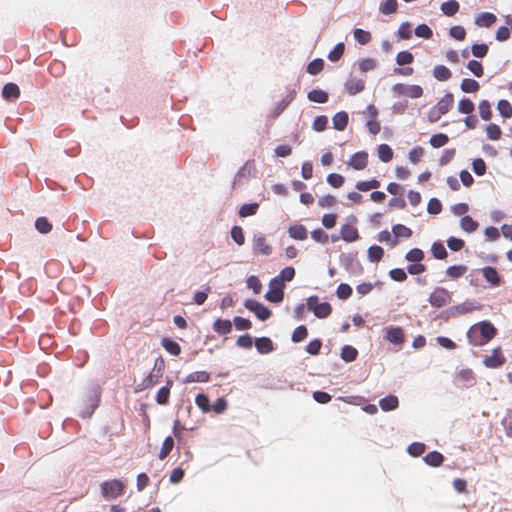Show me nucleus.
<instances>
[{"label": "nucleus", "mask_w": 512, "mask_h": 512, "mask_svg": "<svg viewBox=\"0 0 512 512\" xmlns=\"http://www.w3.org/2000/svg\"><path fill=\"white\" fill-rule=\"evenodd\" d=\"M344 86L349 95H356L364 91L365 81L362 79H349L345 82Z\"/></svg>", "instance_id": "7c9ffc66"}, {"label": "nucleus", "mask_w": 512, "mask_h": 512, "mask_svg": "<svg viewBox=\"0 0 512 512\" xmlns=\"http://www.w3.org/2000/svg\"><path fill=\"white\" fill-rule=\"evenodd\" d=\"M380 185H381V182L378 179L372 178L370 180H361V181L356 182L355 188L358 191L367 192L369 190L379 188Z\"/></svg>", "instance_id": "79ce46f5"}, {"label": "nucleus", "mask_w": 512, "mask_h": 512, "mask_svg": "<svg viewBox=\"0 0 512 512\" xmlns=\"http://www.w3.org/2000/svg\"><path fill=\"white\" fill-rule=\"evenodd\" d=\"M430 251H431L432 257L437 260H443L448 257V252H447L443 242L440 240L432 243Z\"/></svg>", "instance_id": "4c0bfd02"}, {"label": "nucleus", "mask_w": 512, "mask_h": 512, "mask_svg": "<svg viewBox=\"0 0 512 512\" xmlns=\"http://www.w3.org/2000/svg\"><path fill=\"white\" fill-rule=\"evenodd\" d=\"M392 92L394 95H404L411 99H417L423 96L424 90L417 84L406 85L403 83H396L392 86Z\"/></svg>", "instance_id": "1a4fd4ad"}, {"label": "nucleus", "mask_w": 512, "mask_h": 512, "mask_svg": "<svg viewBox=\"0 0 512 512\" xmlns=\"http://www.w3.org/2000/svg\"><path fill=\"white\" fill-rule=\"evenodd\" d=\"M478 109H479V116L482 120L484 121H489L491 120L492 116H493V112H492V109H491V104L488 100H481L478 104Z\"/></svg>", "instance_id": "8fccbe9b"}, {"label": "nucleus", "mask_w": 512, "mask_h": 512, "mask_svg": "<svg viewBox=\"0 0 512 512\" xmlns=\"http://www.w3.org/2000/svg\"><path fill=\"white\" fill-rule=\"evenodd\" d=\"M460 9V4L457 0H447L440 5L441 12L448 17L454 16Z\"/></svg>", "instance_id": "72a5a7b5"}, {"label": "nucleus", "mask_w": 512, "mask_h": 512, "mask_svg": "<svg viewBox=\"0 0 512 512\" xmlns=\"http://www.w3.org/2000/svg\"><path fill=\"white\" fill-rule=\"evenodd\" d=\"M479 308L480 304L474 301L467 300L463 303L451 306L448 309L441 311L436 318L443 321H448L449 319L455 318L458 315L466 314Z\"/></svg>", "instance_id": "7ed1b4c3"}, {"label": "nucleus", "mask_w": 512, "mask_h": 512, "mask_svg": "<svg viewBox=\"0 0 512 512\" xmlns=\"http://www.w3.org/2000/svg\"><path fill=\"white\" fill-rule=\"evenodd\" d=\"M397 0H384L381 2L379 10L384 15H391L397 11Z\"/></svg>", "instance_id": "e2e57ef3"}, {"label": "nucleus", "mask_w": 512, "mask_h": 512, "mask_svg": "<svg viewBox=\"0 0 512 512\" xmlns=\"http://www.w3.org/2000/svg\"><path fill=\"white\" fill-rule=\"evenodd\" d=\"M467 271V266L463 264L451 265L446 269V276L452 280L462 277Z\"/></svg>", "instance_id": "49530a36"}, {"label": "nucleus", "mask_w": 512, "mask_h": 512, "mask_svg": "<svg viewBox=\"0 0 512 512\" xmlns=\"http://www.w3.org/2000/svg\"><path fill=\"white\" fill-rule=\"evenodd\" d=\"M161 346L172 356H179L181 353V346L171 337H163L161 339Z\"/></svg>", "instance_id": "cd10ccee"}, {"label": "nucleus", "mask_w": 512, "mask_h": 512, "mask_svg": "<svg viewBox=\"0 0 512 512\" xmlns=\"http://www.w3.org/2000/svg\"><path fill=\"white\" fill-rule=\"evenodd\" d=\"M460 89L464 93H475L480 89V84L472 78H464L461 81Z\"/></svg>", "instance_id": "a18cd8bd"}, {"label": "nucleus", "mask_w": 512, "mask_h": 512, "mask_svg": "<svg viewBox=\"0 0 512 512\" xmlns=\"http://www.w3.org/2000/svg\"><path fill=\"white\" fill-rule=\"evenodd\" d=\"M174 445H175L174 437L171 435L166 436L162 443L160 452L158 454V458L160 460H164L170 454V452L173 450Z\"/></svg>", "instance_id": "a19ab883"}, {"label": "nucleus", "mask_w": 512, "mask_h": 512, "mask_svg": "<svg viewBox=\"0 0 512 512\" xmlns=\"http://www.w3.org/2000/svg\"><path fill=\"white\" fill-rule=\"evenodd\" d=\"M340 263L343 268L351 275L360 276L363 274V266L357 260V252L341 253Z\"/></svg>", "instance_id": "0eeeda50"}, {"label": "nucleus", "mask_w": 512, "mask_h": 512, "mask_svg": "<svg viewBox=\"0 0 512 512\" xmlns=\"http://www.w3.org/2000/svg\"><path fill=\"white\" fill-rule=\"evenodd\" d=\"M52 223L49 221L47 217L40 216L35 220V229L40 234H48L52 230Z\"/></svg>", "instance_id": "de8ad7c7"}, {"label": "nucleus", "mask_w": 512, "mask_h": 512, "mask_svg": "<svg viewBox=\"0 0 512 512\" xmlns=\"http://www.w3.org/2000/svg\"><path fill=\"white\" fill-rule=\"evenodd\" d=\"M497 21V17L492 12H481L474 18V24L478 27L488 28L491 27Z\"/></svg>", "instance_id": "a211bd4d"}, {"label": "nucleus", "mask_w": 512, "mask_h": 512, "mask_svg": "<svg viewBox=\"0 0 512 512\" xmlns=\"http://www.w3.org/2000/svg\"><path fill=\"white\" fill-rule=\"evenodd\" d=\"M496 333L497 329L495 328V326L490 321L483 320L472 325L468 329L466 337L470 345L483 346L491 339H493Z\"/></svg>", "instance_id": "f03ea898"}, {"label": "nucleus", "mask_w": 512, "mask_h": 512, "mask_svg": "<svg viewBox=\"0 0 512 512\" xmlns=\"http://www.w3.org/2000/svg\"><path fill=\"white\" fill-rule=\"evenodd\" d=\"M162 376L163 375H158V372L152 369V371L142 380V382L135 387V392H141L152 388L158 383Z\"/></svg>", "instance_id": "f3484780"}, {"label": "nucleus", "mask_w": 512, "mask_h": 512, "mask_svg": "<svg viewBox=\"0 0 512 512\" xmlns=\"http://www.w3.org/2000/svg\"><path fill=\"white\" fill-rule=\"evenodd\" d=\"M101 494L105 499H114L124 493L125 486L119 479L106 480L101 483Z\"/></svg>", "instance_id": "6e6552de"}, {"label": "nucleus", "mask_w": 512, "mask_h": 512, "mask_svg": "<svg viewBox=\"0 0 512 512\" xmlns=\"http://www.w3.org/2000/svg\"><path fill=\"white\" fill-rule=\"evenodd\" d=\"M254 344L259 354H269L275 350L273 341L267 336L256 337Z\"/></svg>", "instance_id": "dca6fc26"}, {"label": "nucleus", "mask_w": 512, "mask_h": 512, "mask_svg": "<svg viewBox=\"0 0 512 512\" xmlns=\"http://www.w3.org/2000/svg\"><path fill=\"white\" fill-rule=\"evenodd\" d=\"M279 277H273L269 281V289L264 294V298L266 301L272 304H280L284 300L285 296V284L282 279H278Z\"/></svg>", "instance_id": "39448f33"}, {"label": "nucleus", "mask_w": 512, "mask_h": 512, "mask_svg": "<svg viewBox=\"0 0 512 512\" xmlns=\"http://www.w3.org/2000/svg\"><path fill=\"white\" fill-rule=\"evenodd\" d=\"M232 325H234V327L238 331H247L252 328L251 320L241 316H234L232 320Z\"/></svg>", "instance_id": "bf43d9fd"}, {"label": "nucleus", "mask_w": 512, "mask_h": 512, "mask_svg": "<svg viewBox=\"0 0 512 512\" xmlns=\"http://www.w3.org/2000/svg\"><path fill=\"white\" fill-rule=\"evenodd\" d=\"M392 233L394 237L391 240V247L398 243V238H410L413 234V231L403 224H395L392 226Z\"/></svg>", "instance_id": "6ab92c4d"}, {"label": "nucleus", "mask_w": 512, "mask_h": 512, "mask_svg": "<svg viewBox=\"0 0 512 512\" xmlns=\"http://www.w3.org/2000/svg\"><path fill=\"white\" fill-rule=\"evenodd\" d=\"M380 408L385 411H393L399 406V399L394 394H388L379 400Z\"/></svg>", "instance_id": "a878e982"}, {"label": "nucleus", "mask_w": 512, "mask_h": 512, "mask_svg": "<svg viewBox=\"0 0 512 512\" xmlns=\"http://www.w3.org/2000/svg\"><path fill=\"white\" fill-rule=\"evenodd\" d=\"M433 77L440 81V82H445V81H448L451 77H452V72L451 70L446 67L445 65H436L434 68H433Z\"/></svg>", "instance_id": "f704fd0d"}, {"label": "nucleus", "mask_w": 512, "mask_h": 512, "mask_svg": "<svg viewBox=\"0 0 512 512\" xmlns=\"http://www.w3.org/2000/svg\"><path fill=\"white\" fill-rule=\"evenodd\" d=\"M101 395L102 389L100 385L94 381L90 382L81 399L79 416L82 419H89L92 417L95 410L100 405Z\"/></svg>", "instance_id": "f257e3e1"}, {"label": "nucleus", "mask_w": 512, "mask_h": 512, "mask_svg": "<svg viewBox=\"0 0 512 512\" xmlns=\"http://www.w3.org/2000/svg\"><path fill=\"white\" fill-rule=\"evenodd\" d=\"M212 328L219 335H227L232 332L233 325L229 319L219 317L214 321Z\"/></svg>", "instance_id": "5701e85b"}, {"label": "nucleus", "mask_w": 512, "mask_h": 512, "mask_svg": "<svg viewBox=\"0 0 512 512\" xmlns=\"http://www.w3.org/2000/svg\"><path fill=\"white\" fill-rule=\"evenodd\" d=\"M483 278L493 288L499 287L504 283V277L494 266H484L480 269Z\"/></svg>", "instance_id": "f8f14e48"}, {"label": "nucleus", "mask_w": 512, "mask_h": 512, "mask_svg": "<svg viewBox=\"0 0 512 512\" xmlns=\"http://www.w3.org/2000/svg\"><path fill=\"white\" fill-rule=\"evenodd\" d=\"M287 232L292 239L299 241L305 240L308 237V230L303 224L291 225Z\"/></svg>", "instance_id": "c85d7f7f"}, {"label": "nucleus", "mask_w": 512, "mask_h": 512, "mask_svg": "<svg viewBox=\"0 0 512 512\" xmlns=\"http://www.w3.org/2000/svg\"><path fill=\"white\" fill-rule=\"evenodd\" d=\"M308 336V329L304 324L297 326L291 335V341L294 343H299L303 341Z\"/></svg>", "instance_id": "69168bd1"}, {"label": "nucleus", "mask_w": 512, "mask_h": 512, "mask_svg": "<svg viewBox=\"0 0 512 512\" xmlns=\"http://www.w3.org/2000/svg\"><path fill=\"white\" fill-rule=\"evenodd\" d=\"M396 34L399 40L410 39L412 37L411 23L408 21L401 23Z\"/></svg>", "instance_id": "774afa93"}, {"label": "nucleus", "mask_w": 512, "mask_h": 512, "mask_svg": "<svg viewBox=\"0 0 512 512\" xmlns=\"http://www.w3.org/2000/svg\"><path fill=\"white\" fill-rule=\"evenodd\" d=\"M307 99L317 104H325L329 100V93L320 88H314L307 93Z\"/></svg>", "instance_id": "b1692460"}, {"label": "nucleus", "mask_w": 512, "mask_h": 512, "mask_svg": "<svg viewBox=\"0 0 512 512\" xmlns=\"http://www.w3.org/2000/svg\"><path fill=\"white\" fill-rule=\"evenodd\" d=\"M210 380V374L206 371H196L188 374L183 380L184 383H203Z\"/></svg>", "instance_id": "37998d69"}, {"label": "nucleus", "mask_w": 512, "mask_h": 512, "mask_svg": "<svg viewBox=\"0 0 512 512\" xmlns=\"http://www.w3.org/2000/svg\"><path fill=\"white\" fill-rule=\"evenodd\" d=\"M444 460V455L437 450L430 451L423 457L425 464L430 467H439L442 465Z\"/></svg>", "instance_id": "bb28decb"}, {"label": "nucleus", "mask_w": 512, "mask_h": 512, "mask_svg": "<svg viewBox=\"0 0 512 512\" xmlns=\"http://www.w3.org/2000/svg\"><path fill=\"white\" fill-rule=\"evenodd\" d=\"M474 109L475 105L470 98L463 97L459 100L457 105V110L459 113L469 115L472 114Z\"/></svg>", "instance_id": "603ef678"}, {"label": "nucleus", "mask_w": 512, "mask_h": 512, "mask_svg": "<svg viewBox=\"0 0 512 512\" xmlns=\"http://www.w3.org/2000/svg\"><path fill=\"white\" fill-rule=\"evenodd\" d=\"M306 308L318 319H325L332 313V306L329 302L319 301L317 295H311L306 299Z\"/></svg>", "instance_id": "20e7f679"}, {"label": "nucleus", "mask_w": 512, "mask_h": 512, "mask_svg": "<svg viewBox=\"0 0 512 512\" xmlns=\"http://www.w3.org/2000/svg\"><path fill=\"white\" fill-rule=\"evenodd\" d=\"M506 357L503 355L502 348L500 346L492 350L491 355H486L483 358V365L490 369H497L504 365Z\"/></svg>", "instance_id": "9b49d317"}, {"label": "nucleus", "mask_w": 512, "mask_h": 512, "mask_svg": "<svg viewBox=\"0 0 512 512\" xmlns=\"http://www.w3.org/2000/svg\"><path fill=\"white\" fill-rule=\"evenodd\" d=\"M259 209L258 202H249L242 204L238 209V215L241 218L254 216Z\"/></svg>", "instance_id": "e433bc0d"}, {"label": "nucleus", "mask_w": 512, "mask_h": 512, "mask_svg": "<svg viewBox=\"0 0 512 512\" xmlns=\"http://www.w3.org/2000/svg\"><path fill=\"white\" fill-rule=\"evenodd\" d=\"M243 306L245 309L253 313L259 321H267L272 316V311L269 309V307L256 299H245Z\"/></svg>", "instance_id": "423d86ee"}, {"label": "nucleus", "mask_w": 512, "mask_h": 512, "mask_svg": "<svg viewBox=\"0 0 512 512\" xmlns=\"http://www.w3.org/2000/svg\"><path fill=\"white\" fill-rule=\"evenodd\" d=\"M489 51V46L482 42V43H474L471 46V54L476 58H484Z\"/></svg>", "instance_id": "338daca9"}, {"label": "nucleus", "mask_w": 512, "mask_h": 512, "mask_svg": "<svg viewBox=\"0 0 512 512\" xmlns=\"http://www.w3.org/2000/svg\"><path fill=\"white\" fill-rule=\"evenodd\" d=\"M460 228L466 233H473L479 227V222L470 215H464L460 219Z\"/></svg>", "instance_id": "2f4dec72"}, {"label": "nucleus", "mask_w": 512, "mask_h": 512, "mask_svg": "<svg viewBox=\"0 0 512 512\" xmlns=\"http://www.w3.org/2000/svg\"><path fill=\"white\" fill-rule=\"evenodd\" d=\"M377 154H378V158L384 162V163H388L392 160L393 158V149L386 143H382L380 145H378L377 147Z\"/></svg>", "instance_id": "c03bdc74"}, {"label": "nucleus", "mask_w": 512, "mask_h": 512, "mask_svg": "<svg viewBox=\"0 0 512 512\" xmlns=\"http://www.w3.org/2000/svg\"><path fill=\"white\" fill-rule=\"evenodd\" d=\"M324 66H325V61L324 59L320 58V57H317V58H314L313 60H311L307 66H306V72L309 74V75H312V76H316L318 75L320 72H322V70L324 69Z\"/></svg>", "instance_id": "ea45409f"}, {"label": "nucleus", "mask_w": 512, "mask_h": 512, "mask_svg": "<svg viewBox=\"0 0 512 512\" xmlns=\"http://www.w3.org/2000/svg\"><path fill=\"white\" fill-rule=\"evenodd\" d=\"M384 253H385V251H384L383 247H381L377 244H373V245L369 246V248L367 250V259L371 263H378L383 258Z\"/></svg>", "instance_id": "473e14b6"}, {"label": "nucleus", "mask_w": 512, "mask_h": 512, "mask_svg": "<svg viewBox=\"0 0 512 512\" xmlns=\"http://www.w3.org/2000/svg\"><path fill=\"white\" fill-rule=\"evenodd\" d=\"M497 111L505 119L512 117V105L506 99H501L498 101Z\"/></svg>", "instance_id": "052dcab7"}, {"label": "nucleus", "mask_w": 512, "mask_h": 512, "mask_svg": "<svg viewBox=\"0 0 512 512\" xmlns=\"http://www.w3.org/2000/svg\"><path fill=\"white\" fill-rule=\"evenodd\" d=\"M414 34L419 38L428 40L432 38L433 31L426 23H421L415 27Z\"/></svg>", "instance_id": "680f3d73"}, {"label": "nucleus", "mask_w": 512, "mask_h": 512, "mask_svg": "<svg viewBox=\"0 0 512 512\" xmlns=\"http://www.w3.org/2000/svg\"><path fill=\"white\" fill-rule=\"evenodd\" d=\"M451 294L444 287H436L434 291L429 295L428 302L434 308H442L446 304L451 302Z\"/></svg>", "instance_id": "9d476101"}, {"label": "nucleus", "mask_w": 512, "mask_h": 512, "mask_svg": "<svg viewBox=\"0 0 512 512\" xmlns=\"http://www.w3.org/2000/svg\"><path fill=\"white\" fill-rule=\"evenodd\" d=\"M348 165L355 170H363L368 165V152L365 150L353 153L348 161Z\"/></svg>", "instance_id": "2eb2a0df"}, {"label": "nucleus", "mask_w": 512, "mask_h": 512, "mask_svg": "<svg viewBox=\"0 0 512 512\" xmlns=\"http://www.w3.org/2000/svg\"><path fill=\"white\" fill-rule=\"evenodd\" d=\"M345 43L340 41L338 42L327 54V58L329 61L335 63L338 62L345 53Z\"/></svg>", "instance_id": "58836bf2"}, {"label": "nucleus", "mask_w": 512, "mask_h": 512, "mask_svg": "<svg viewBox=\"0 0 512 512\" xmlns=\"http://www.w3.org/2000/svg\"><path fill=\"white\" fill-rule=\"evenodd\" d=\"M466 67L477 78L482 77L484 74V67L482 63L478 60H469Z\"/></svg>", "instance_id": "0e129e2a"}, {"label": "nucleus", "mask_w": 512, "mask_h": 512, "mask_svg": "<svg viewBox=\"0 0 512 512\" xmlns=\"http://www.w3.org/2000/svg\"><path fill=\"white\" fill-rule=\"evenodd\" d=\"M20 96V89L17 84L8 82L2 88V97L5 100L12 101Z\"/></svg>", "instance_id": "c756f323"}, {"label": "nucleus", "mask_w": 512, "mask_h": 512, "mask_svg": "<svg viewBox=\"0 0 512 512\" xmlns=\"http://www.w3.org/2000/svg\"><path fill=\"white\" fill-rule=\"evenodd\" d=\"M195 403L203 413H208L211 411V402L207 394L198 393L195 397Z\"/></svg>", "instance_id": "09e8293b"}, {"label": "nucleus", "mask_w": 512, "mask_h": 512, "mask_svg": "<svg viewBox=\"0 0 512 512\" xmlns=\"http://www.w3.org/2000/svg\"><path fill=\"white\" fill-rule=\"evenodd\" d=\"M252 170H254L253 161H247L243 166H241L234 176L233 187L240 185L242 178L248 179L252 174Z\"/></svg>", "instance_id": "4be33fe9"}, {"label": "nucleus", "mask_w": 512, "mask_h": 512, "mask_svg": "<svg viewBox=\"0 0 512 512\" xmlns=\"http://www.w3.org/2000/svg\"><path fill=\"white\" fill-rule=\"evenodd\" d=\"M349 123V114L341 110L335 113L332 117L333 129L337 131H344Z\"/></svg>", "instance_id": "412c9836"}, {"label": "nucleus", "mask_w": 512, "mask_h": 512, "mask_svg": "<svg viewBox=\"0 0 512 512\" xmlns=\"http://www.w3.org/2000/svg\"><path fill=\"white\" fill-rule=\"evenodd\" d=\"M253 251L262 255H270L272 253V247L266 242L265 236L261 232H255L252 239Z\"/></svg>", "instance_id": "ddd939ff"}, {"label": "nucleus", "mask_w": 512, "mask_h": 512, "mask_svg": "<svg viewBox=\"0 0 512 512\" xmlns=\"http://www.w3.org/2000/svg\"><path fill=\"white\" fill-rule=\"evenodd\" d=\"M449 142V137L447 134L439 132L433 134L430 139L429 143L433 148H441L444 145H446Z\"/></svg>", "instance_id": "864d4df0"}, {"label": "nucleus", "mask_w": 512, "mask_h": 512, "mask_svg": "<svg viewBox=\"0 0 512 512\" xmlns=\"http://www.w3.org/2000/svg\"><path fill=\"white\" fill-rule=\"evenodd\" d=\"M395 62L398 66H405L414 62V55L409 50H402L397 53Z\"/></svg>", "instance_id": "3c124183"}, {"label": "nucleus", "mask_w": 512, "mask_h": 512, "mask_svg": "<svg viewBox=\"0 0 512 512\" xmlns=\"http://www.w3.org/2000/svg\"><path fill=\"white\" fill-rule=\"evenodd\" d=\"M340 357L346 363L353 362L358 357V350L352 345L345 344L341 348Z\"/></svg>", "instance_id": "c9c22d12"}, {"label": "nucleus", "mask_w": 512, "mask_h": 512, "mask_svg": "<svg viewBox=\"0 0 512 512\" xmlns=\"http://www.w3.org/2000/svg\"><path fill=\"white\" fill-rule=\"evenodd\" d=\"M230 236H231V239L238 246L244 245V243H245V234H244V230H243V228L241 226H239V225L232 226V228L230 230Z\"/></svg>", "instance_id": "4d7b16f0"}, {"label": "nucleus", "mask_w": 512, "mask_h": 512, "mask_svg": "<svg viewBox=\"0 0 512 512\" xmlns=\"http://www.w3.org/2000/svg\"><path fill=\"white\" fill-rule=\"evenodd\" d=\"M405 260L409 263L421 262L425 258V253L420 248H412L405 254Z\"/></svg>", "instance_id": "6e6d98bb"}, {"label": "nucleus", "mask_w": 512, "mask_h": 512, "mask_svg": "<svg viewBox=\"0 0 512 512\" xmlns=\"http://www.w3.org/2000/svg\"><path fill=\"white\" fill-rule=\"evenodd\" d=\"M384 339L394 345H401L404 342V331L400 326H389L385 328Z\"/></svg>", "instance_id": "4468645a"}, {"label": "nucleus", "mask_w": 512, "mask_h": 512, "mask_svg": "<svg viewBox=\"0 0 512 512\" xmlns=\"http://www.w3.org/2000/svg\"><path fill=\"white\" fill-rule=\"evenodd\" d=\"M341 239L347 243L357 241L360 236L358 229L349 224H343L340 228Z\"/></svg>", "instance_id": "aec40b11"}, {"label": "nucleus", "mask_w": 512, "mask_h": 512, "mask_svg": "<svg viewBox=\"0 0 512 512\" xmlns=\"http://www.w3.org/2000/svg\"><path fill=\"white\" fill-rule=\"evenodd\" d=\"M486 137L489 140L496 141L501 138L502 130L499 125L495 123H489L486 128Z\"/></svg>", "instance_id": "13d9d810"}, {"label": "nucleus", "mask_w": 512, "mask_h": 512, "mask_svg": "<svg viewBox=\"0 0 512 512\" xmlns=\"http://www.w3.org/2000/svg\"><path fill=\"white\" fill-rule=\"evenodd\" d=\"M353 36L356 42L360 45H366L371 41V33L361 28H355L353 30Z\"/></svg>", "instance_id": "5fc2aeb1"}, {"label": "nucleus", "mask_w": 512, "mask_h": 512, "mask_svg": "<svg viewBox=\"0 0 512 512\" xmlns=\"http://www.w3.org/2000/svg\"><path fill=\"white\" fill-rule=\"evenodd\" d=\"M454 105V95L451 92H447L444 96L436 103L435 107L440 111V114L448 113Z\"/></svg>", "instance_id": "393cba45"}]
</instances>
